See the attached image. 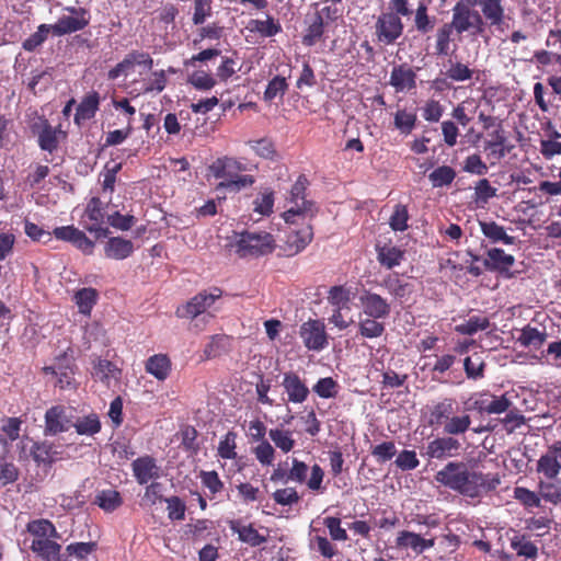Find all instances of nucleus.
I'll use <instances>...</instances> for the list:
<instances>
[{
  "label": "nucleus",
  "mask_w": 561,
  "mask_h": 561,
  "mask_svg": "<svg viewBox=\"0 0 561 561\" xmlns=\"http://www.w3.org/2000/svg\"><path fill=\"white\" fill-rule=\"evenodd\" d=\"M435 480L469 497H477L482 492L494 490L500 484L499 478H490L481 472L469 471L465 462H448L436 472Z\"/></svg>",
  "instance_id": "nucleus-1"
},
{
  "label": "nucleus",
  "mask_w": 561,
  "mask_h": 561,
  "mask_svg": "<svg viewBox=\"0 0 561 561\" xmlns=\"http://www.w3.org/2000/svg\"><path fill=\"white\" fill-rule=\"evenodd\" d=\"M229 247L240 257H256L272 253L275 240L271 233L265 231H242L234 234Z\"/></svg>",
  "instance_id": "nucleus-2"
},
{
  "label": "nucleus",
  "mask_w": 561,
  "mask_h": 561,
  "mask_svg": "<svg viewBox=\"0 0 561 561\" xmlns=\"http://www.w3.org/2000/svg\"><path fill=\"white\" fill-rule=\"evenodd\" d=\"M470 3L459 0L451 10L453 18L449 24L458 34L468 32L478 35L484 31L483 18L477 10L470 9Z\"/></svg>",
  "instance_id": "nucleus-3"
},
{
  "label": "nucleus",
  "mask_w": 561,
  "mask_h": 561,
  "mask_svg": "<svg viewBox=\"0 0 561 561\" xmlns=\"http://www.w3.org/2000/svg\"><path fill=\"white\" fill-rule=\"evenodd\" d=\"M307 183L308 181L306 176L300 175L293 185L290 191V203L294 205L283 214L286 222L295 224L296 217H302V219H306L313 216V203L305 199Z\"/></svg>",
  "instance_id": "nucleus-4"
},
{
  "label": "nucleus",
  "mask_w": 561,
  "mask_h": 561,
  "mask_svg": "<svg viewBox=\"0 0 561 561\" xmlns=\"http://www.w3.org/2000/svg\"><path fill=\"white\" fill-rule=\"evenodd\" d=\"M73 414L70 409L56 405L45 413V435L55 436L72 427Z\"/></svg>",
  "instance_id": "nucleus-5"
},
{
  "label": "nucleus",
  "mask_w": 561,
  "mask_h": 561,
  "mask_svg": "<svg viewBox=\"0 0 561 561\" xmlns=\"http://www.w3.org/2000/svg\"><path fill=\"white\" fill-rule=\"evenodd\" d=\"M299 335L311 351H321L328 345L325 327L320 320H309L300 325Z\"/></svg>",
  "instance_id": "nucleus-6"
},
{
  "label": "nucleus",
  "mask_w": 561,
  "mask_h": 561,
  "mask_svg": "<svg viewBox=\"0 0 561 561\" xmlns=\"http://www.w3.org/2000/svg\"><path fill=\"white\" fill-rule=\"evenodd\" d=\"M460 448L461 444L459 440L447 435L431 440L422 453V456L428 459L443 460L456 456Z\"/></svg>",
  "instance_id": "nucleus-7"
},
{
  "label": "nucleus",
  "mask_w": 561,
  "mask_h": 561,
  "mask_svg": "<svg viewBox=\"0 0 561 561\" xmlns=\"http://www.w3.org/2000/svg\"><path fill=\"white\" fill-rule=\"evenodd\" d=\"M403 31L401 19L392 12L381 14L376 23L378 39L387 45L399 38Z\"/></svg>",
  "instance_id": "nucleus-8"
},
{
  "label": "nucleus",
  "mask_w": 561,
  "mask_h": 561,
  "mask_svg": "<svg viewBox=\"0 0 561 561\" xmlns=\"http://www.w3.org/2000/svg\"><path fill=\"white\" fill-rule=\"evenodd\" d=\"M221 296V290L214 288L210 293L202 291L194 296L185 306L178 309L179 317L197 318Z\"/></svg>",
  "instance_id": "nucleus-9"
},
{
  "label": "nucleus",
  "mask_w": 561,
  "mask_h": 561,
  "mask_svg": "<svg viewBox=\"0 0 561 561\" xmlns=\"http://www.w3.org/2000/svg\"><path fill=\"white\" fill-rule=\"evenodd\" d=\"M359 302L363 311L367 317L375 319H385L391 312L390 304L380 295L364 290L359 296Z\"/></svg>",
  "instance_id": "nucleus-10"
},
{
  "label": "nucleus",
  "mask_w": 561,
  "mask_h": 561,
  "mask_svg": "<svg viewBox=\"0 0 561 561\" xmlns=\"http://www.w3.org/2000/svg\"><path fill=\"white\" fill-rule=\"evenodd\" d=\"M58 240L72 243L84 253L91 254L94 243L85 236V233L73 226L57 227L53 231Z\"/></svg>",
  "instance_id": "nucleus-11"
},
{
  "label": "nucleus",
  "mask_w": 561,
  "mask_h": 561,
  "mask_svg": "<svg viewBox=\"0 0 561 561\" xmlns=\"http://www.w3.org/2000/svg\"><path fill=\"white\" fill-rule=\"evenodd\" d=\"M282 385L288 396V401L302 403L308 398L309 389L298 375L294 373L285 374Z\"/></svg>",
  "instance_id": "nucleus-12"
},
{
  "label": "nucleus",
  "mask_w": 561,
  "mask_h": 561,
  "mask_svg": "<svg viewBox=\"0 0 561 561\" xmlns=\"http://www.w3.org/2000/svg\"><path fill=\"white\" fill-rule=\"evenodd\" d=\"M380 286L396 299H407L413 293V285L400 278L397 273L386 275Z\"/></svg>",
  "instance_id": "nucleus-13"
},
{
  "label": "nucleus",
  "mask_w": 561,
  "mask_h": 561,
  "mask_svg": "<svg viewBox=\"0 0 561 561\" xmlns=\"http://www.w3.org/2000/svg\"><path fill=\"white\" fill-rule=\"evenodd\" d=\"M415 72L407 65H400L393 67L389 83L396 89L397 92L409 91L414 89Z\"/></svg>",
  "instance_id": "nucleus-14"
},
{
  "label": "nucleus",
  "mask_w": 561,
  "mask_h": 561,
  "mask_svg": "<svg viewBox=\"0 0 561 561\" xmlns=\"http://www.w3.org/2000/svg\"><path fill=\"white\" fill-rule=\"evenodd\" d=\"M133 471L139 484H146L151 479L159 478V468L153 458L146 456L133 461Z\"/></svg>",
  "instance_id": "nucleus-15"
},
{
  "label": "nucleus",
  "mask_w": 561,
  "mask_h": 561,
  "mask_svg": "<svg viewBox=\"0 0 561 561\" xmlns=\"http://www.w3.org/2000/svg\"><path fill=\"white\" fill-rule=\"evenodd\" d=\"M456 402L451 398L434 403L428 408L430 417L428 424L431 426H443L450 415L455 412Z\"/></svg>",
  "instance_id": "nucleus-16"
},
{
  "label": "nucleus",
  "mask_w": 561,
  "mask_h": 561,
  "mask_svg": "<svg viewBox=\"0 0 561 561\" xmlns=\"http://www.w3.org/2000/svg\"><path fill=\"white\" fill-rule=\"evenodd\" d=\"M313 232L310 225L298 230H293L286 240L288 255H295L302 251L312 240Z\"/></svg>",
  "instance_id": "nucleus-17"
},
{
  "label": "nucleus",
  "mask_w": 561,
  "mask_h": 561,
  "mask_svg": "<svg viewBox=\"0 0 561 561\" xmlns=\"http://www.w3.org/2000/svg\"><path fill=\"white\" fill-rule=\"evenodd\" d=\"M31 549L46 561H62L64 558L60 545L48 538H35Z\"/></svg>",
  "instance_id": "nucleus-18"
},
{
  "label": "nucleus",
  "mask_w": 561,
  "mask_h": 561,
  "mask_svg": "<svg viewBox=\"0 0 561 561\" xmlns=\"http://www.w3.org/2000/svg\"><path fill=\"white\" fill-rule=\"evenodd\" d=\"M89 24L87 16H69L64 15L58 21L50 25L51 32L56 36H62L77 31L83 30Z\"/></svg>",
  "instance_id": "nucleus-19"
},
{
  "label": "nucleus",
  "mask_w": 561,
  "mask_h": 561,
  "mask_svg": "<svg viewBox=\"0 0 561 561\" xmlns=\"http://www.w3.org/2000/svg\"><path fill=\"white\" fill-rule=\"evenodd\" d=\"M435 545V540L424 539L419 534L412 531H401L397 538V546L401 548H411L416 554L422 553Z\"/></svg>",
  "instance_id": "nucleus-20"
},
{
  "label": "nucleus",
  "mask_w": 561,
  "mask_h": 561,
  "mask_svg": "<svg viewBox=\"0 0 561 561\" xmlns=\"http://www.w3.org/2000/svg\"><path fill=\"white\" fill-rule=\"evenodd\" d=\"M133 251V242L121 237L110 238L105 245V255L114 260H124L128 257Z\"/></svg>",
  "instance_id": "nucleus-21"
},
{
  "label": "nucleus",
  "mask_w": 561,
  "mask_h": 561,
  "mask_svg": "<svg viewBox=\"0 0 561 561\" xmlns=\"http://www.w3.org/2000/svg\"><path fill=\"white\" fill-rule=\"evenodd\" d=\"M515 262L511 254H506L502 249L494 248L488 251L483 265L488 270L506 271Z\"/></svg>",
  "instance_id": "nucleus-22"
},
{
  "label": "nucleus",
  "mask_w": 561,
  "mask_h": 561,
  "mask_svg": "<svg viewBox=\"0 0 561 561\" xmlns=\"http://www.w3.org/2000/svg\"><path fill=\"white\" fill-rule=\"evenodd\" d=\"M92 375L95 379L110 386L112 380H118L121 369L107 359H98L93 366Z\"/></svg>",
  "instance_id": "nucleus-23"
},
{
  "label": "nucleus",
  "mask_w": 561,
  "mask_h": 561,
  "mask_svg": "<svg viewBox=\"0 0 561 561\" xmlns=\"http://www.w3.org/2000/svg\"><path fill=\"white\" fill-rule=\"evenodd\" d=\"M230 529L238 534L239 540L244 543L250 545L251 547H257L264 542H266V538L259 534V531L253 528L252 525L243 526L238 522L230 523Z\"/></svg>",
  "instance_id": "nucleus-24"
},
{
  "label": "nucleus",
  "mask_w": 561,
  "mask_h": 561,
  "mask_svg": "<svg viewBox=\"0 0 561 561\" xmlns=\"http://www.w3.org/2000/svg\"><path fill=\"white\" fill-rule=\"evenodd\" d=\"M147 373L154 376L158 380H164L170 374L171 362L167 355L157 354L148 358L146 363Z\"/></svg>",
  "instance_id": "nucleus-25"
},
{
  "label": "nucleus",
  "mask_w": 561,
  "mask_h": 561,
  "mask_svg": "<svg viewBox=\"0 0 561 561\" xmlns=\"http://www.w3.org/2000/svg\"><path fill=\"white\" fill-rule=\"evenodd\" d=\"M99 103L100 96L96 92H92L85 95L78 105L77 113L75 115V122L79 124L80 121L91 119L99 108Z\"/></svg>",
  "instance_id": "nucleus-26"
},
{
  "label": "nucleus",
  "mask_w": 561,
  "mask_h": 561,
  "mask_svg": "<svg viewBox=\"0 0 561 561\" xmlns=\"http://www.w3.org/2000/svg\"><path fill=\"white\" fill-rule=\"evenodd\" d=\"M95 549L96 543L93 541L70 543L66 547L62 561H85Z\"/></svg>",
  "instance_id": "nucleus-27"
},
{
  "label": "nucleus",
  "mask_w": 561,
  "mask_h": 561,
  "mask_svg": "<svg viewBox=\"0 0 561 561\" xmlns=\"http://www.w3.org/2000/svg\"><path fill=\"white\" fill-rule=\"evenodd\" d=\"M72 427L77 434L93 436L101 431V422L95 413H91L80 417L72 419Z\"/></svg>",
  "instance_id": "nucleus-28"
},
{
  "label": "nucleus",
  "mask_w": 561,
  "mask_h": 561,
  "mask_svg": "<svg viewBox=\"0 0 561 561\" xmlns=\"http://www.w3.org/2000/svg\"><path fill=\"white\" fill-rule=\"evenodd\" d=\"M31 455L38 465H50L58 459V451L48 442L33 443Z\"/></svg>",
  "instance_id": "nucleus-29"
},
{
  "label": "nucleus",
  "mask_w": 561,
  "mask_h": 561,
  "mask_svg": "<svg viewBox=\"0 0 561 561\" xmlns=\"http://www.w3.org/2000/svg\"><path fill=\"white\" fill-rule=\"evenodd\" d=\"M331 9L330 7H325L321 10V12H317L313 16L312 23L309 25L306 35L304 36V44L308 46H312L316 44L317 41H319L323 34V18L322 14L324 13L327 16L330 15Z\"/></svg>",
  "instance_id": "nucleus-30"
},
{
  "label": "nucleus",
  "mask_w": 561,
  "mask_h": 561,
  "mask_svg": "<svg viewBox=\"0 0 561 561\" xmlns=\"http://www.w3.org/2000/svg\"><path fill=\"white\" fill-rule=\"evenodd\" d=\"M481 11L491 25H500L504 19V8L501 0H480Z\"/></svg>",
  "instance_id": "nucleus-31"
},
{
  "label": "nucleus",
  "mask_w": 561,
  "mask_h": 561,
  "mask_svg": "<svg viewBox=\"0 0 561 561\" xmlns=\"http://www.w3.org/2000/svg\"><path fill=\"white\" fill-rule=\"evenodd\" d=\"M482 233L492 242L502 241L505 244H514L515 238L506 234L505 229L495 221H480Z\"/></svg>",
  "instance_id": "nucleus-32"
},
{
  "label": "nucleus",
  "mask_w": 561,
  "mask_h": 561,
  "mask_svg": "<svg viewBox=\"0 0 561 561\" xmlns=\"http://www.w3.org/2000/svg\"><path fill=\"white\" fill-rule=\"evenodd\" d=\"M239 169V163L231 158L217 159L209 170L216 179L228 181L234 176V171Z\"/></svg>",
  "instance_id": "nucleus-33"
},
{
  "label": "nucleus",
  "mask_w": 561,
  "mask_h": 561,
  "mask_svg": "<svg viewBox=\"0 0 561 561\" xmlns=\"http://www.w3.org/2000/svg\"><path fill=\"white\" fill-rule=\"evenodd\" d=\"M94 503L105 512H114L122 504L123 500L119 492L108 489L100 491L94 499Z\"/></svg>",
  "instance_id": "nucleus-34"
},
{
  "label": "nucleus",
  "mask_w": 561,
  "mask_h": 561,
  "mask_svg": "<svg viewBox=\"0 0 561 561\" xmlns=\"http://www.w3.org/2000/svg\"><path fill=\"white\" fill-rule=\"evenodd\" d=\"M547 334L536 328L526 325L517 337V342L525 347L539 348L546 341Z\"/></svg>",
  "instance_id": "nucleus-35"
},
{
  "label": "nucleus",
  "mask_w": 561,
  "mask_h": 561,
  "mask_svg": "<svg viewBox=\"0 0 561 561\" xmlns=\"http://www.w3.org/2000/svg\"><path fill=\"white\" fill-rule=\"evenodd\" d=\"M471 425V417L469 414L449 416L446 423L443 425L444 433L448 436L465 434Z\"/></svg>",
  "instance_id": "nucleus-36"
},
{
  "label": "nucleus",
  "mask_w": 561,
  "mask_h": 561,
  "mask_svg": "<svg viewBox=\"0 0 561 561\" xmlns=\"http://www.w3.org/2000/svg\"><path fill=\"white\" fill-rule=\"evenodd\" d=\"M490 136L492 139L485 142L484 149L490 150L491 154L495 156L497 159L504 158L511 150V148L506 146V137L504 131L497 129Z\"/></svg>",
  "instance_id": "nucleus-37"
},
{
  "label": "nucleus",
  "mask_w": 561,
  "mask_h": 561,
  "mask_svg": "<svg viewBox=\"0 0 561 561\" xmlns=\"http://www.w3.org/2000/svg\"><path fill=\"white\" fill-rule=\"evenodd\" d=\"M539 494L545 501L559 504L561 503V480L552 479L539 483Z\"/></svg>",
  "instance_id": "nucleus-38"
},
{
  "label": "nucleus",
  "mask_w": 561,
  "mask_h": 561,
  "mask_svg": "<svg viewBox=\"0 0 561 561\" xmlns=\"http://www.w3.org/2000/svg\"><path fill=\"white\" fill-rule=\"evenodd\" d=\"M268 436L275 446L283 453H289L295 446V439L293 438V433L289 430H283L280 427L271 428Z\"/></svg>",
  "instance_id": "nucleus-39"
},
{
  "label": "nucleus",
  "mask_w": 561,
  "mask_h": 561,
  "mask_svg": "<svg viewBox=\"0 0 561 561\" xmlns=\"http://www.w3.org/2000/svg\"><path fill=\"white\" fill-rule=\"evenodd\" d=\"M249 28L252 32H257L265 37L274 36L282 31L280 24L268 14L266 15L265 21L251 20L249 23Z\"/></svg>",
  "instance_id": "nucleus-40"
},
{
  "label": "nucleus",
  "mask_w": 561,
  "mask_h": 561,
  "mask_svg": "<svg viewBox=\"0 0 561 561\" xmlns=\"http://www.w3.org/2000/svg\"><path fill=\"white\" fill-rule=\"evenodd\" d=\"M561 470L560 463L551 455L550 450L542 455L537 462V471L542 473L549 480L556 479Z\"/></svg>",
  "instance_id": "nucleus-41"
},
{
  "label": "nucleus",
  "mask_w": 561,
  "mask_h": 561,
  "mask_svg": "<svg viewBox=\"0 0 561 561\" xmlns=\"http://www.w3.org/2000/svg\"><path fill=\"white\" fill-rule=\"evenodd\" d=\"M490 321L486 317L472 316L467 321L456 327V331L460 334L473 335L478 331L486 330Z\"/></svg>",
  "instance_id": "nucleus-42"
},
{
  "label": "nucleus",
  "mask_w": 561,
  "mask_h": 561,
  "mask_svg": "<svg viewBox=\"0 0 561 561\" xmlns=\"http://www.w3.org/2000/svg\"><path fill=\"white\" fill-rule=\"evenodd\" d=\"M402 259L403 252L396 247H382L378 250L379 263L389 270L399 265Z\"/></svg>",
  "instance_id": "nucleus-43"
},
{
  "label": "nucleus",
  "mask_w": 561,
  "mask_h": 561,
  "mask_svg": "<svg viewBox=\"0 0 561 561\" xmlns=\"http://www.w3.org/2000/svg\"><path fill=\"white\" fill-rule=\"evenodd\" d=\"M456 178V171L448 165H442L430 173L428 179L433 187H442L451 184Z\"/></svg>",
  "instance_id": "nucleus-44"
},
{
  "label": "nucleus",
  "mask_w": 561,
  "mask_h": 561,
  "mask_svg": "<svg viewBox=\"0 0 561 561\" xmlns=\"http://www.w3.org/2000/svg\"><path fill=\"white\" fill-rule=\"evenodd\" d=\"M414 24L416 30L422 34L431 32L435 26V18H431L427 14V7L424 2H420L417 5Z\"/></svg>",
  "instance_id": "nucleus-45"
},
{
  "label": "nucleus",
  "mask_w": 561,
  "mask_h": 561,
  "mask_svg": "<svg viewBox=\"0 0 561 561\" xmlns=\"http://www.w3.org/2000/svg\"><path fill=\"white\" fill-rule=\"evenodd\" d=\"M27 529L36 538H59L55 526L47 519L34 520L28 524Z\"/></svg>",
  "instance_id": "nucleus-46"
},
{
  "label": "nucleus",
  "mask_w": 561,
  "mask_h": 561,
  "mask_svg": "<svg viewBox=\"0 0 561 561\" xmlns=\"http://www.w3.org/2000/svg\"><path fill=\"white\" fill-rule=\"evenodd\" d=\"M416 114L407 112L405 110H398L394 114V127L401 134L409 135L415 127Z\"/></svg>",
  "instance_id": "nucleus-47"
},
{
  "label": "nucleus",
  "mask_w": 561,
  "mask_h": 561,
  "mask_svg": "<svg viewBox=\"0 0 561 561\" xmlns=\"http://www.w3.org/2000/svg\"><path fill=\"white\" fill-rule=\"evenodd\" d=\"M377 320L370 317L360 320L358 324L360 335L368 339L381 336L385 332V325Z\"/></svg>",
  "instance_id": "nucleus-48"
},
{
  "label": "nucleus",
  "mask_w": 561,
  "mask_h": 561,
  "mask_svg": "<svg viewBox=\"0 0 561 561\" xmlns=\"http://www.w3.org/2000/svg\"><path fill=\"white\" fill-rule=\"evenodd\" d=\"M484 362L478 354L466 357L463 360V368L466 375L470 379H479L483 377Z\"/></svg>",
  "instance_id": "nucleus-49"
},
{
  "label": "nucleus",
  "mask_w": 561,
  "mask_h": 561,
  "mask_svg": "<svg viewBox=\"0 0 561 561\" xmlns=\"http://www.w3.org/2000/svg\"><path fill=\"white\" fill-rule=\"evenodd\" d=\"M38 144L43 150L49 152L54 151L58 146L56 129L45 123L42 131L38 135Z\"/></svg>",
  "instance_id": "nucleus-50"
},
{
  "label": "nucleus",
  "mask_w": 561,
  "mask_h": 561,
  "mask_svg": "<svg viewBox=\"0 0 561 561\" xmlns=\"http://www.w3.org/2000/svg\"><path fill=\"white\" fill-rule=\"evenodd\" d=\"M96 291L93 288H82L76 294V301L81 313H90L95 304Z\"/></svg>",
  "instance_id": "nucleus-51"
},
{
  "label": "nucleus",
  "mask_w": 561,
  "mask_h": 561,
  "mask_svg": "<svg viewBox=\"0 0 561 561\" xmlns=\"http://www.w3.org/2000/svg\"><path fill=\"white\" fill-rule=\"evenodd\" d=\"M49 32H51L50 25L41 24L37 31L23 42V48L33 51L46 41Z\"/></svg>",
  "instance_id": "nucleus-52"
},
{
  "label": "nucleus",
  "mask_w": 561,
  "mask_h": 561,
  "mask_svg": "<svg viewBox=\"0 0 561 561\" xmlns=\"http://www.w3.org/2000/svg\"><path fill=\"white\" fill-rule=\"evenodd\" d=\"M453 31H455L449 23H445L437 30L436 33V51L438 55H448L449 43Z\"/></svg>",
  "instance_id": "nucleus-53"
},
{
  "label": "nucleus",
  "mask_w": 561,
  "mask_h": 561,
  "mask_svg": "<svg viewBox=\"0 0 561 561\" xmlns=\"http://www.w3.org/2000/svg\"><path fill=\"white\" fill-rule=\"evenodd\" d=\"M329 301L335 307L340 309L350 310V291L342 286H334L329 291Z\"/></svg>",
  "instance_id": "nucleus-54"
},
{
  "label": "nucleus",
  "mask_w": 561,
  "mask_h": 561,
  "mask_svg": "<svg viewBox=\"0 0 561 561\" xmlns=\"http://www.w3.org/2000/svg\"><path fill=\"white\" fill-rule=\"evenodd\" d=\"M53 81L51 73L48 70L35 71L27 83L28 89L36 94L37 88L39 91L46 90Z\"/></svg>",
  "instance_id": "nucleus-55"
},
{
  "label": "nucleus",
  "mask_w": 561,
  "mask_h": 561,
  "mask_svg": "<svg viewBox=\"0 0 561 561\" xmlns=\"http://www.w3.org/2000/svg\"><path fill=\"white\" fill-rule=\"evenodd\" d=\"M337 383L331 378L325 377L318 380L313 386V391L321 398H334L337 393Z\"/></svg>",
  "instance_id": "nucleus-56"
},
{
  "label": "nucleus",
  "mask_w": 561,
  "mask_h": 561,
  "mask_svg": "<svg viewBox=\"0 0 561 561\" xmlns=\"http://www.w3.org/2000/svg\"><path fill=\"white\" fill-rule=\"evenodd\" d=\"M496 188L491 186L486 179L477 182L474 187L476 202L485 204L488 201L496 195Z\"/></svg>",
  "instance_id": "nucleus-57"
},
{
  "label": "nucleus",
  "mask_w": 561,
  "mask_h": 561,
  "mask_svg": "<svg viewBox=\"0 0 561 561\" xmlns=\"http://www.w3.org/2000/svg\"><path fill=\"white\" fill-rule=\"evenodd\" d=\"M188 82L197 90H210L215 87L216 80L205 71H195L190 78Z\"/></svg>",
  "instance_id": "nucleus-58"
},
{
  "label": "nucleus",
  "mask_w": 561,
  "mask_h": 561,
  "mask_svg": "<svg viewBox=\"0 0 561 561\" xmlns=\"http://www.w3.org/2000/svg\"><path fill=\"white\" fill-rule=\"evenodd\" d=\"M408 210L407 207L398 204L394 207L393 214L390 217L389 225L393 230L403 231L408 228Z\"/></svg>",
  "instance_id": "nucleus-59"
},
{
  "label": "nucleus",
  "mask_w": 561,
  "mask_h": 561,
  "mask_svg": "<svg viewBox=\"0 0 561 561\" xmlns=\"http://www.w3.org/2000/svg\"><path fill=\"white\" fill-rule=\"evenodd\" d=\"M87 217L94 222H104V205L99 197H92L84 210Z\"/></svg>",
  "instance_id": "nucleus-60"
},
{
  "label": "nucleus",
  "mask_w": 561,
  "mask_h": 561,
  "mask_svg": "<svg viewBox=\"0 0 561 561\" xmlns=\"http://www.w3.org/2000/svg\"><path fill=\"white\" fill-rule=\"evenodd\" d=\"M236 437L233 432H228L226 436L220 440L218 446V454L221 458L233 459L236 458Z\"/></svg>",
  "instance_id": "nucleus-61"
},
{
  "label": "nucleus",
  "mask_w": 561,
  "mask_h": 561,
  "mask_svg": "<svg viewBox=\"0 0 561 561\" xmlns=\"http://www.w3.org/2000/svg\"><path fill=\"white\" fill-rule=\"evenodd\" d=\"M287 90L286 79L284 77H275L272 79L264 92V99L267 101L274 100L277 95H283Z\"/></svg>",
  "instance_id": "nucleus-62"
},
{
  "label": "nucleus",
  "mask_w": 561,
  "mask_h": 561,
  "mask_svg": "<svg viewBox=\"0 0 561 561\" xmlns=\"http://www.w3.org/2000/svg\"><path fill=\"white\" fill-rule=\"evenodd\" d=\"M168 504V516L173 520H182L185 516V504L178 496H171L164 500Z\"/></svg>",
  "instance_id": "nucleus-63"
},
{
  "label": "nucleus",
  "mask_w": 561,
  "mask_h": 561,
  "mask_svg": "<svg viewBox=\"0 0 561 561\" xmlns=\"http://www.w3.org/2000/svg\"><path fill=\"white\" fill-rule=\"evenodd\" d=\"M394 462L403 471L413 470L420 463L414 450H402Z\"/></svg>",
  "instance_id": "nucleus-64"
}]
</instances>
